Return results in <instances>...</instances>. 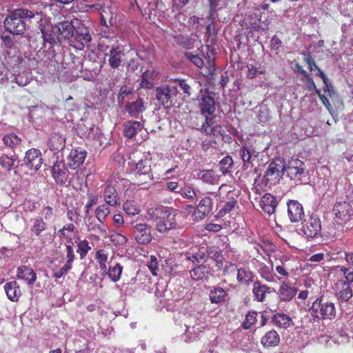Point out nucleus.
Returning <instances> with one entry per match:
<instances>
[{
	"label": "nucleus",
	"mask_w": 353,
	"mask_h": 353,
	"mask_svg": "<svg viewBox=\"0 0 353 353\" xmlns=\"http://www.w3.org/2000/svg\"><path fill=\"white\" fill-rule=\"evenodd\" d=\"M37 13L26 8H18L12 11L4 21V27L9 32L23 35Z\"/></svg>",
	"instance_id": "nucleus-1"
},
{
	"label": "nucleus",
	"mask_w": 353,
	"mask_h": 353,
	"mask_svg": "<svg viewBox=\"0 0 353 353\" xmlns=\"http://www.w3.org/2000/svg\"><path fill=\"white\" fill-rule=\"evenodd\" d=\"M314 321L333 320L336 316L335 304L324 296L318 297L309 309Z\"/></svg>",
	"instance_id": "nucleus-2"
},
{
	"label": "nucleus",
	"mask_w": 353,
	"mask_h": 353,
	"mask_svg": "<svg viewBox=\"0 0 353 353\" xmlns=\"http://www.w3.org/2000/svg\"><path fill=\"white\" fill-rule=\"evenodd\" d=\"M334 222L343 228L351 219L353 210L349 202H336L332 208Z\"/></svg>",
	"instance_id": "nucleus-3"
},
{
	"label": "nucleus",
	"mask_w": 353,
	"mask_h": 353,
	"mask_svg": "<svg viewBox=\"0 0 353 353\" xmlns=\"http://www.w3.org/2000/svg\"><path fill=\"white\" fill-rule=\"evenodd\" d=\"M156 99L163 105H171L176 97L179 90L176 87L170 85H162L157 87L156 90Z\"/></svg>",
	"instance_id": "nucleus-4"
},
{
	"label": "nucleus",
	"mask_w": 353,
	"mask_h": 353,
	"mask_svg": "<svg viewBox=\"0 0 353 353\" xmlns=\"http://www.w3.org/2000/svg\"><path fill=\"white\" fill-rule=\"evenodd\" d=\"M321 221L316 214H312L302 225L301 230L307 239L316 237L321 230Z\"/></svg>",
	"instance_id": "nucleus-5"
},
{
	"label": "nucleus",
	"mask_w": 353,
	"mask_h": 353,
	"mask_svg": "<svg viewBox=\"0 0 353 353\" xmlns=\"http://www.w3.org/2000/svg\"><path fill=\"white\" fill-rule=\"evenodd\" d=\"M92 41V36L86 27L79 26L75 30V34L70 40L71 46L77 50H83L85 47L89 48Z\"/></svg>",
	"instance_id": "nucleus-6"
},
{
	"label": "nucleus",
	"mask_w": 353,
	"mask_h": 353,
	"mask_svg": "<svg viewBox=\"0 0 353 353\" xmlns=\"http://www.w3.org/2000/svg\"><path fill=\"white\" fill-rule=\"evenodd\" d=\"M176 214L177 213L174 209L168 208L163 219L157 222L156 225L157 230L160 233L164 234L171 230L176 229L177 228Z\"/></svg>",
	"instance_id": "nucleus-7"
},
{
	"label": "nucleus",
	"mask_w": 353,
	"mask_h": 353,
	"mask_svg": "<svg viewBox=\"0 0 353 353\" xmlns=\"http://www.w3.org/2000/svg\"><path fill=\"white\" fill-rule=\"evenodd\" d=\"M285 172L292 180L300 181L305 176V166L304 163L298 159H292L284 166Z\"/></svg>",
	"instance_id": "nucleus-8"
},
{
	"label": "nucleus",
	"mask_w": 353,
	"mask_h": 353,
	"mask_svg": "<svg viewBox=\"0 0 353 353\" xmlns=\"http://www.w3.org/2000/svg\"><path fill=\"white\" fill-rule=\"evenodd\" d=\"M210 195L214 198L217 196L214 192H208V195L201 199L197 205V210L194 213L196 219L203 220L212 212L213 199Z\"/></svg>",
	"instance_id": "nucleus-9"
},
{
	"label": "nucleus",
	"mask_w": 353,
	"mask_h": 353,
	"mask_svg": "<svg viewBox=\"0 0 353 353\" xmlns=\"http://www.w3.org/2000/svg\"><path fill=\"white\" fill-rule=\"evenodd\" d=\"M87 152L82 148L72 149L67 158V165L72 169L75 170L82 165L85 161Z\"/></svg>",
	"instance_id": "nucleus-10"
},
{
	"label": "nucleus",
	"mask_w": 353,
	"mask_h": 353,
	"mask_svg": "<svg viewBox=\"0 0 353 353\" xmlns=\"http://www.w3.org/2000/svg\"><path fill=\"white\" fill-rule=\"evenodd\" d=\"M24 162L29 169L38 170L43 163L41 152L36 148L28 150L26 153Z\"/></svg>",
	"instance_id": "nucleus-11"
},
{
	"label": "nucleus",
	"mask_w": 353,
	"mask_h": 353,
	"mask_svg": "<svg viewBox=\"0 0 353 353\" xmlns=\"http://www.w3.org/2000/svg\"><path fill=\"white\" fill-rule=\"evenodd\" d=\"M339 300L347 302L353 296L352 290L350 285L342 280H336L332 286Z\"/></svg>",
	"instance_id": "nucleus-12"
},
{
	"label": "nucleus",
	"mask_w": 353,
	"mask_h": 353,
	"mask_svg": "<svg viewBox=\"0 0 353 353\" xmlns=\"http://www.w3.org/2000/svg\"><path fill=\"white\" fill-rule=\"evenodd\" d=\"M151 227L146 223H138L134 226V237L137 243L148 244L152 241Z\"/></svg>",
	"instance_id": "nucleus-13"
},
{
	"label": "nucleus",
	"mask_w": 353,
	"mask_h": 353,
	"mask_svg": "<svg viewBox=\"0 0 353 353\" xmlns=\"http://www.w3.org/2000/svg\"><path fill=\"white\" fill-rule=\"evenodd\" d=\"M125 53L119 46L112 47L109 52L105 54V58L108 57V63L111 69H118L124 59Z\"/></svg>",
	"instance_id": "nucleus-14"
},
{
	"label": "nucleus",
	"mask_w": 353,
	"mask_h": 353,
	"mask_svg": "<svg viewBox=\"0 0 353 353\" xmlns=\"http://www.w3.org/2000/svg\"><path fill=\"white\" fill-rule=\"evenodd\" d=\"M69 172L65 164L61 161H56L52 168V175L56 183L59 185H64L68 182Z\"/></svg>",
	"instance_id": "nucleus-15"
},
{
	"label": "nucleus",
	"mask_w": 353,
	"mask_h": 353,
	"mask_svg": "<svg viewBox=\"0 0 353 353\" xmlns=\"http://www.w3.org/2000/svg\"><path fill=\"white\" fill-rule=\"evenodd\" d=\"M287 204L290 220L293 223L301 221L305 215L302 204L296 200H290Z\"/></svg>",
	"instance_id": "nucleus-16"
},
{
	"label": "nucleus",
	"mask_w": 353,
	"mask_h": 353,
	"mask_svg": "<svg viewBox=\"0 0 353 353\" xmlns=\"http://www.w3.org/2000/svg\"><path fill=\"white\" fill-rule=\"evenodd\" d=\"M41 34L43 37L46 44L48 46L49 49L52 48L54 45H57L60 42L61 40L54 25L44 26L41 28Z\"/></svg>",
	"instance_id": "nucleus-17"
},
{
	"label": "nucleus",
	"mask_w": 353,
	"mask_h": 353,
	"mask_svg": "<svg viewBox=\"0 0 353 353\" xmlns=\"http://www.w3.org/2000/svg\"><path fill=\"white\" fill-rule=\"evenodd\" d=\"M125 110L131 117L139 119L145 110L143 99L139 97L134 101L127 102Z\"/></svg>",
	"instance_id": "nucleus-18"
},
{
	"label": "nucleus",
	"mask_w": 353,
	"mask_h": 353,
	"mask_svg": "<svg viewBox=\"0 0 353 353\" xmlns=\"http://www.w3.org/2000/svg\"><path fill=\"white\" fill-rule=\"evenodd\" d=\"M128 163L134 176H137L138 174H141L151 172L150 161L146 157H144V159L141 158L138 161L130 159Z\"/></svg>",
	"instance_id": "nucleus-19"
},
{
	"label": "nucleus",
	"mask_w": 353,
	"mask_h": 353,
	"mask_svg": "<svg viewBox=\"0 0 353 353\" xmlns=\"http://www.w3.org/2000/svg\"><path fill=\"white\" fill-rule=\"evenodd\" d=\"M278 290V295L280 300L283 302H290L293 299L297 293V289L291 286L286 281L280 283Z\"/></svg>",
	"instance_id": "nucleus-20"
},
{
	"label": "nucleus",
	"mask_w": 353,
	"mask_h": 353,
	"mask_svg": "<svg viewBox=\"0 0 353 353\" xmlns=\"http://www.w3.org/2000/svg\"><path fill=\"white\" fill-rule=\"evenodd\" d=\"M17 276L19 279L25 281L28 285H32L37 278L34 270L25 265L17 268Z\"/></svg>",
	"instance_id": "nucleus-21"
},
{
	"label": "nucleus",
	"mask_w": 353,
	"mask_h": 353,
	"mask_svg": "<svg viewBox=\"0 0 353 353\" xmlns=\"http://www.w3.org/2000/svg\"><path fill=\"white\" fill-rule=\"evenodd\" d=\"M271 288L262 283L260 281H254L253 283L252 293L254 300L258 302H263L266 295L270 294Z\"/></svg>",
	"instance_id": "nucleus-22"
},
{
	"label": "nucleus",
	"mask_w": 353,
	"mask_h": 353,
	"mask_svg": "<svg viewBox=\"0 0 353 353\" xmlns=\"http://www.w3.org/2000/svg\"><path fill=\"white\" fill-rule=\"evenodd\" d=\"M54 26L56 27V30L59 34L60 39H71L73 37L74 27L72 23L63 21L55 24Z\"/></svg>",
	"instance_id": "nucleus-23"
},
{
	"label": "nucleus",
	"mask_w": 353,
	"mask_h": 353,
	"mask_svg": "<svg viewBox=\"0 0 353 353\" xmlns=\"http://www.w3.org/2000/svg\"><path fill=\"white\" fill-rule=\"evenodd\" d=\"M277 205L276 198L271 194L266 193L261 199L260 206L264 212L268 214L274 213Z\"/></svg>",
	"instance_id": "nucleus-24"
},
{
	"label": "nucleus",
	"mask_w": 353,
	"mask_h": 353,
	"mask_svg": "<svg viewBox=\"0 0 353 353\" xmlns=\"http://www.w3.org/2000/svg\"><path fill=\"white\" fill-rule=\"evenodd\" d=\"M284 169V165L277 164L275 162H271L265 174V178L268 182L271 183L277 181L281 176V172Z\"/></svg>",
	"instance_id": "nucleus-25"
},
{
	"label": "nucleus",
	"mask_w": 353,
	"mask_h": 353,
	"mask_svg": "<svg viewBox=\"0 0 353 353\" xmlns=\"http://www.w3.org/2000/svg\"><path fill=\"white\" fill-rule=\"evenodd\" d=\"M199 108L202 114L211 115L215 112V101L212 97L205 95L200 100Z\"/></svg>",
	"instance_id": "nucleus-26"
},
{
	"label": "nucleus",
	"mask_w": 353,
	"mask_h": 353,
	"mask_svg": "<svg viewBox=\"0 0 353 353\" xmlns=\"http://www.w3.org/2000/svg\"><path fill=\"white\" fill-rule=\"evenodd\" d=\"M103 196L106 204L111 206L120 205L119 197L114 186L110 185H106L104 189Z\"/></svg>",
	"instance_id": "nucleus-27"
},
{
	"label": "nucleus",
	"mask_w": 353,
	"mask_h": 353,
	"mask_svg": "<svg viewBox=\"0 0 353 353\" xmlns=\"http://www.w3.org/2000/svg\"><path fill=\"white\" fill-rule=\"evenodd\" d=\"M236 272V280L240 284L249 285L254 281L255 276L248 268H237Z\"/></svg>",
	"instance_id": "nucleus-28"
},
{
	"label": "nucleus",
	"mask_w": 353,
	"mask_h": 353,
	"mask_svg": "<svg viewBox=\"0 0 353 353\" xmlns=\"http://www.w3.org/2000/svg\"><path fill=\"white\" fill-rule=\"evenodd\" d=\"M210 273V266L201 264L196 266L190 271V276L192 280L199 281L208 278Z\"/></svg>",
	"instance_id": "nucleus-29"
},
{
	"label": "nucleus",
	"mask_w": 353,
	"mask_h": 353,
	"mask_svg": "<svg viewBox=\"0 0 353 353\" xmlns=\"http://www.w3.org/2000/svg\"><path fill=\"white\" fill-rule=\"evenodd\" d=\"M4 289L8 298L12 301H17L21 292L17 281H10L6 283Z\"/></svg>",
	"instance_id": "nucleus-30"
},
{
	"label": "nucleus",
	"mask_w": 353,
	"mask_h": 353,
	"mask_svg": "<svg viewBox=\"0 0 353 353\" xmlns=\"http://www.w3.org/2000/svg\"><path fill=\"white\" fill-rule=\"evenodd\" d=\"M143 128L140 121H128L123 125V134L128 139L133 138Z\"/></svg>",
	"instance_id": "nucleus-31"
},
{
	"label": "nucleus",
	"mask_w": 353,
	"mask_h": 353,
	"mask_svg": "<svg viewBox=\"0 0 353 353\" xmlns=\"http://www.w3.org/2000/svg\"><path fill=\"white\" fill-rule=\"evenodd\" d=\"M123 272V266L119 263L114 265H110L106 269V272H103L102 276L107 275L112 282H117L121 278Z\"/></svg>",
	"instance_id": "nucleus-32"
},
{
	"label": "nucleus",
	"mask_w": 353,
	"mask_h": 353,
	"mask_svg": "<svg viewBox=\"0 0 353 353\" xmlns=\"http://www.w3.org/2000/svg\"><path fill=\"white\" fill-rule=\"evenodd\" d=\"M288 259L285 257L281 261V264L276 266V272L278 275H276L278 281L281 283L285 281L290 276V272L287 262Z\"/></svg>",
	"instance_id": "nucleus-33"
},
{
	"label": "nucleus",
	"mask_w": 353,
	"mask_h": 353,
	"mask_svg": "<svg viewBox=\"0 0 353 353\" xmlns=\"http://www.w3.org/2000/svg\"><path fill=\"white\" fill-rule=\"evenodd\" d=\"M279 342L280 336L274 330L267 332L261 340V343L264 347L276 346Z\"/></svg>",
	"instance_id": "nucleus-34"
},
{
	"label": "nucleus",
	"mask_w": 353,
	"mask_h": 353,
	"mask_svg": "<svg viewBox=\"0 0 353 353\" xmlns=\"http://www.w3.org/2000/svg\"><path fill=\"white\" fill-rule=\"evenodd\" d=\"M274 325L280 328H288L292 323L291 317L283 313H276L272 317Z\"/></svg>",
	"instance_id": "nucleus-35"
},
{
	"label": "nucleus",
	"mask_w": 353,
	"mask_h": 353,
	"mask_svg": "<svg viewBox=\"0 0 353 353\" xmlns=\"http://www.w3.org/2000/svg\"><path fill=\"white\" fill-rule=\"evenodd\" d=\"M65 139L59 133H52L48 141V145L51 150H61L65 147Z\"/></svg>",
	"instance_id": "nucleus-36"
},
{
	"label": "nucleus",
	"mask_w": 353,
	"mask_h": 353,
	"mask_svg": "<svg viewBox=\"0 0 353 353\" xmlns=\"http://www.w3.org/2000/svg\"><path fill=\"white\" fill-rule=\"evenodd\" d=\"M227 293L221 287H213L210 291V300L212 303L219 304L225 301Z\"/></svg>",
	"instance_id": "nucleus-37"
},
{
	"label": "nucleus",
	"mask_w": 353,
	"mask_h": 353,
	"mask_svg": "<svg viewBox=\"0 0 353 353\" xmlns=\"http://www.w3.org/2000/svg\"><path fill=\"white\" fill-rule=\"evenodd\" d=\"M258 272L260 274L262 279H265L269 283L276 281V275L273 272L272 265L268 266L265 263H261Z\"/></svg>",
	"instance_id": "nucleus-38"
},
{
	"label": "nucleus",
	"mask_w": 353,
	"mask_h": 353,
	"mask_svg": "<svg viewBox=\"0 0 353 353\" xmlns=\"http://www.w3.org/2000/svg\"><path fill=\"white\" fill-rule=\"evenodd\" d=\"M158 74L156 70H147L143 72L140 82L141 87L144 88H152L153 85L152 81L157 77Z\"/></svg>",
	"instance_id": "nucleus-39"
},
{
	"label": "nucleus",
	"mask_w": 353,
	"mask_h": 353,
	"mask_svg": "<svg viewBox=\"0 0 353 353\" xmlns=\"http://www.w3.org/2000/svg\"><path fill=\"white\" fill-rule=\"evenodd\" d=\"M95 260L99 264L101 274L106 272L107 262L108 260V252L103 249H99L97 250L95 253Z\"/></svg>",
	"instance_id": "nucleus-40"
},
{
	"label": "nucleus",
	"mask_w": 353,
	"mask_h": 353,
	"mask_svg": "<svg viewBox=\"0 0 353 353\" xmlns=\"http://www.w3.org/2000/svg\"><path fill=\"white\" fill-rule=\"evenodd\" d=\"M260 152L248 146H243L241 150V157L244 163H252Z\"/></svg>",
	"instance_id": "nucleus-41"
},
{
	"label": "nucleus",
	"mask_w": 353,
	"mask_h": 353,
	"mask_svg": "<svg viewBox=\"0 0 353 353\" xmlns=\"http://www.w3.org/2000/svg\"><path fill=\"white\" fill-rule=\"evenodd\" d=\"M30 46L38 52H41V51L45 52V49L47 48L48 45L41 33L37 32L30 40Z\"/></svg>",
	"instance_id": "nucleus-42"
},
{
	"label": "nucleus",
	"mask_w": 353,
	"mask_h": 353,
	"mask_svg": "<svg viewBox=\"0 0 353 353\" xmlns=\"http://www.w3.org/2000/svg\"><path fill=\"white\" fill-rule=\"evenodd\" d=\"M153 177L152 173L145 172L143 174H138L137 176L134 177V184L141 186L142 188H148L150 183H152Z\"/></svg>",
	"instance_id": "nucleus-43"
},
{
	"label": "nucleus",
	"mask_w": 353,
	"mask_h": 353,
	"mask_svg": "<svg viewBox=\"0 0 353 353\" xmlns=\"http://www.w3.org/2000/svg\"><path fill=\"white\" fill-rule=\"evenodd\" d=\"M175 43L187 50L192 49L194 46L195 40L188 36L178 34L174 37Z\"/></svg>",
	"instance_id": "nucleus-44"
},
{
	"label": "nucleus",
	"mask_w": 353,
	"mask_h": 353,
	"mask_svg": "<svg viewBox=\"0 0 353 353\" xmlns=\"http://www.w3.org/2000/svg\"><path fill=\"white\" fill-rule=\"evenodd\" d=\"M75 230V226L73 223H68L65 225L61 229L58 231L59 237H63L66 240L67 243H72V233Z\"/></svg>",
	"instance_id": "nucleus-45"
},
{
	"label": "nucleus",
	"mask_w": 353,
	"mask_h": 353,
	"mask_svg": "<svg viewBox=\"0 0 353 353\" xmlns=\"http://www.w3.org/2000/svg\"><path fill=\"white\" fill-rule=\"evenodd\" d=\"M3 145L11 149H14L19 145L21 139L13 132L8 133L2 139Z\"/></svg>",
	"instance_id": "nucleus-46"
},
{
	"label": "nucleus",
	"mask_w": 353,
	"mask_h": 353,
	"mask_svg": "<svg viewBox=\"0 0 353 353\" xmlns=\"http://www.w3.org/2000/svg\"><path fill=\"white\" fill-rule=\"evenodd\" d=\"M47 229V224L41 217H37L33 219L32 225L30 228V231L36 236H39L42 232Z\"/></svg>",
	"instance_id": "nucleus-47"
},
{
	"label": "nucleus",
	"mask_w": 353,
	"mask_h": 353,
	"mask_svg": "<svg viewBox=\"0 0 353 353\" xmlns=\"http://www.w3.org/2000/svg\"><path fill=\"white\" fill-rule=\"evenodd\" d=\"M200 179L205 183L214 185L217 184L219 179L214 170H203L200 173Z\"/></svg>",
	"instance_id": "nucleus-48"
},
{
	"label": "nucleus",
	"mask_w": 353,
	"mask_h": 353,
	"mask_svg": "<svg viewBox=\"0 0 353 353\" xmlns=\"http://www.w3.org/2000/svg\"><path fill=\"white\" fill-rule=\"evenodd\" d=\"M207 255L205 248H201L196 253H193L192 254L190 253H188L186 254V259L194 264L199 263L201 261H206Z\"/></svg>",
	"instance_id": "nucleus-49"
},
{
	"label": "nucleus",
	"mask_w": 353,
	"mask_h": 353,
	"mask_svg": "<svg viewBox=\"0 0 353 353\" xmlns=\"http://www.w3.org/2000/svg\"><path fill=\"white\" fill-rule=\"evenodd\" d=\"M168 207L159 205L157 207L150 208L148 210V214L150 218L154 221L163 219Z\"/></svg>",
	"instance_id": "nucleus-50"
},
{
	"label": "nucleus",
	"mask_w": 353,
	"mask_h": 353,
	"mask_svg": "<svg viewBox=\"0 0 353 353\" xmlns=\"http://www.w3.org/2000/svg\"><path fill=\"white\" fill-rule=\"evenodd\" d=\"M206 251V254H208L207 259L208 258H211L212 259L214 260L216 262L221 261V259L223 258L222 256V252L221 250L216 246H208L205 248Z\"/></svg>",
	"instance_id": "nucleus-51"
},
{
	"label": "nucleus",
	"mask_w": 353,
	"mask_h": 353,
	"mask_svg": "<svg viewBox=\"0 0 353 353\" xmlns=\"http://www.w3.org/2000/svg\"><path fill=\"white\" fill-rule=\"evenodd\" d=\"M233 159L231 156L227 155L223 158L219 164V170L223 175L228 174L233 166Z\"/></svg>",
	"instance_id": "nucleus-52"
},
{
	"label": "nucleus",
	"mask_w": 353,
	"mask_h": 353,
	"mask_svg": "<svg viewBox=\"0 0 353 353\" xmlns=\"http://www.w3.org/2000/svg\"><path fill=\"white\" fill-rule=\"evenodd\" d=\"M16 159L12 156H8L6 154L0 157V166L6 171H10L14 165Z\"/></svg>",
	"instance_id": "nucleus-53"
},
{
	"label": "nucleus",
	"mask_w": 353,
	"mask_h": 353,
	"mask_svg": "<svg viewBox=\"0 0 353 353\" xmlns=\"http://www.w3.org/2000/svg\"><path fill=\"white\" fill-rule=\"evenodd\" d=\"M258 314L254 311H250L245 316V319L241 323V327L244 330H248L254 325L257 321Z\"/></svg>",
	"instance_id": "nucleus-54"
},
{
	"label": "nucleus",
	"mask_w": 353,
	"mask_h": 353,
	"mask_svg": "<svg viewBox=\"0 0 353 353\" xmlns=\"http://www.w3.org/2000/svg\"><path fill=\"white\" fill-rule=\"evenodd\" d=\"M124 212L128 215L134 216L139 213L137 203L134 201L128 200L123 204Z\"/></svg>",
	"instance_id": "nucleus-55"
},
{
	"label": "nucleus",
	"mask_w": 353,
	"mask_h": 353,
	"mask_svg": "<svg viewBox=\"0 0 353 353\" xmlns=\"http://www.w3.org/2000/svg\"><path fill=\"white\" fill-rule=\"evenodd\" d=\"M110 213V210L108 204L100 205L95 210V216L101 223H103Z\"/></svg>",
	"instance_id": "nucleus-56"
},
{
	"label": "nucleus",
	"mask_w": 353,
	"mask_h": 353,
	"mask_svg": "<svg viewBox=\"0 0 353 353\" xmlns=\"http://www.w3.org/2000/svg\"><path fill=\"white\" fill-rule=\"evenodd\" d=\"M179 193L184 198L194 201H196L197 195L192 186L185 185L183 188H180Z\"/></svg>",
	"instance_id": "nucleus-57"
},
{
	"label": "nucleus",
	"mask_w": 353,
	"mask_h": 353,
	"mask_svg": "<svg viewBox=\"0 0 353 353\" xmlns=\"http://www.w3.org/2000/svg\"><path fill=\"white\" fill-rule=\"evenodd\" d=\"M90 250H91V246L86 239L79 241L77 243V252L79 254L81 259H85Z\"/></svg>",
	"instance_id": "nucleus-58"
},
{
	"label": "nucleus",
	"mask_w": 353,
	"mask_h": 353,
	"mask_svg": "<svg viewBox=\"0 0 353 353\" xmlns=\"http://www.w3.org/2000/svg\"><path fill=\"white\" fill-rule=\"evenodd\" d=\"M256 117L259 123H264L270 119V111L266 106H260L258 111Z\"/></svg>",
	"instance_id": "nucleus-59"
},
{
	"label": "nucleus",
	"mask_w": 353,
	"mask_h": 353,
	"mask_svg": "<svg viewBox=\"0 0 353 353\" xmlns=\"http://www.w3.org/2000/svg\"><path fill=\"white\" fill-rule=\"evenodd\" d=\"M66 250V262L65 263V265L72 268V263L75 259L74 248H73V242L72 243H67L65 245Z\"/></svg>",
	"instance_id": "nucleus-60"
},
{
	"label": "nucleus",
	"mask_w": 353,
	"mask_h": 353,
	"mask_svg": "<svg viewBox=\"0 0 353 353\" xmlns=\"http://www.w3.org/2000/svg\"><path fill=\"white\" fill-rule=\"evenodd\" d=\"M147 267L153 276H157L159 266L158 259L154 255L150 256V260L147 262Z\"/></svg>",
	"instance_id": "nucleus-61"
},
{
	"label": "nucleus",
	"mask_w": 353,
	"mask_h": 353,
	"mask_svg": "<svg viewBox=\"0 0 353 353\" xmlns=\"http://www.w3.org/2000/svg\"><path fill=\"white\" fill-rule=\"evenodd\" d=\"M214 124V118L206 117L205 123H203L201 126V131L203 133L210 136Z\"/></svg>",
	"instance_id": "nucleus-62"
},
{
	"label": "nucleus",
	"mask_w": 353,
	"mask_h": 353,
	"mask_svg": "<svg viewBox=\"0 0 353 353\" xmlns=\"http://www.w3.org/2000/svg\"><path fill=\"white\" fill-rule=\"evenodd\" d=\"M185 57L198 68H201L203 67L204 61L202 57L199 55L194 54L192 52H187L185 54Z\"/></svg>",
	"instance_id": "nucleus-63"
},
{
	"label": "nucleus",
	"mask_w": 353,
	"mask_h": 353,
	"mask_svg": "<svg viewBox=\"0 0 353 353\" xmlns=\"http://www.w3.org/2000/svg\"><path fill=\"white\" fill-rule=\"evenodd\" d=\"M236 204V200L234 198H231V199L226 202L224 206L219 210V216H223L227 213H229L232 209H234Z\"/></svg>",
	"instance_id": "nucleus-64"
}]
</instances>
